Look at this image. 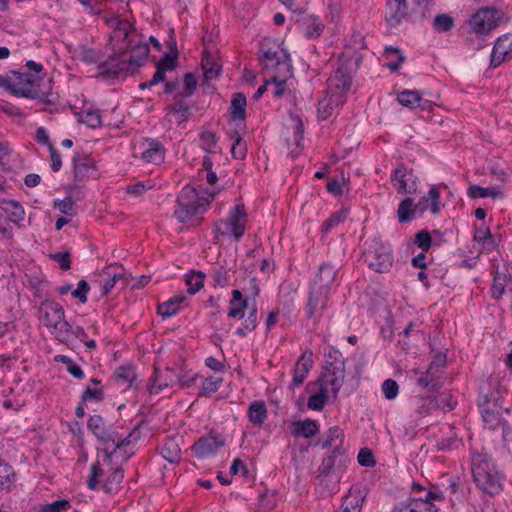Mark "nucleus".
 Returning <instances> with one entry per match:
<instances>
[{"label":"nucleus","instance_id":"nucleus-12","mask_svg":"<svg viewBox=\"0 0 512 512\" xmlns=\"http://www.w3.org/2000/svg\"><path fill=\"white\" fill-rule=\"evenodd\" d=\"M502 15V11L498 9L483 8L471 17L469 23L475 33L487 34L498 26Z\"/></svg>","mask_w":512,"mask_h":512},{"label":"nucleus","instance_id":"nucleus-28","mask_svg":"<svg viewBox=\"0 0 512 512\" xmlns=\"http://www.w3.org/2000/svg\"><path fill=\"white\" fill-rule=\"evenodd\" d=\"M344 99L341 95L337 93H330V95H325L322 99L318 101L317 106V114L320 120H326L330 117L335 108L340 106L343 103Z\"/></svg>","mask_w":512,"mask_h":512},{"label":"nucleus","instance_id":"nucleus-53","mask_svg":"<svg viewBox=\"0 0 512 512\" xmlns=\"http://www.w3.org/2000/svg\"><path fill=\"white\" fill-rule=\"evenodd\" d=\"M434 408V400L431 397L419 396L415 400V411L420 417L429 415Z\"/></svg>","mask_w":512,"mask_h":512},{"label":"nucleus","instance_id":"nucleus-8","mask_svg":"<svg viewBox=\"0 0 512 512\" xmlns=\"http://www.w3.org/2000/svg\"><path fill=\"white\" fill-rule=\"evenodd\" d=\"M364 260L368 266L378 272L386 273L393 265L391 249L379 240H372L363 253Z\"/></svg>","mask_w":512,"mask_h":512},{"label":"nucleus","instance_id":"nucleus-26","mask_svg":"<svg viewBox=\"0 0 512 512\" xmlns=\"http://www.w3.org/2000/svg\"><path fill=\"white\" fill-rule=\"evenodd\" d=\"M313 366V352L310 349H306L303 354L299 357L294 367L293 375V386H300L306 379L309 371Z\"/></svg>","mask_w":512,"mask_h":512},{"label":"nucleus","instance_id":"nucleus-27","mask_svg":"<svg viewBox=\"0 0 512 512\" xmlns=\"http://www.w3.org/2000/svg\"><path fill=\"white\" fill-rule=\"evenodd\" d=\"M415 209L421 213L429 209L432 214L437 215L440 212L439 188L432 186L428 191V195L423 196L417 203H415Z\"/></svg>","mask_w":512,"mask_h":512},{"label":"nucleus","instance_id":"nucleus-23","mask_svg":"<svg viewBox=\"0 0 512 512\" xmlns=\"http://www.w3.org/2000/svg\"><path fill=\"white\" fill-rule=\"evenodd\" d=\"M74 178L81 182L86 180L95 171L94 160L85 153H75L73 156Z\"/></svg>","mask_w":512,"mask_h":512},{"label":"nucleus","instance_id":"nucleus-55","mask_svg":"<svg viewBox=\"0 0 512 512\" xmlns=\"http://www.w3.org/2000/svg\"><path fill=\"white\" fill-rule=\"evenodd\" d=\"M201 147L208 153H214L217 145L216 133L212 131H203L200 135Z\"/></svg>","mask_w":512,"mask_h":512},{"label":"nucleus","instance_id":"nucleus-32","mask_svg":"<svg viewBox=\"0 0 512 512\" xmlns=\"http://www.w3.org/2000/svg\"><path fill=\"white\" fill-rule=\"evenodd\" d=\"M337 275L335 266L323 263L320 265L317 275L313 281V286H323V288H330Z\"/></svg>","mask_w":512,"mask_h":512},{"label":"nucleus","instance_id":"nucleus-11","mask_svg":"<svg viewBox=\"0 0 512 512\" xmlns=\"http://www.w3.org/2000/svg\"><path fill=\"white\" fill-rule=\"evenodd\" d=\"M102 422L103 421L100 416H92L88 421V427L93 431L95 436L105 444V454L107 459L110 461L112 452L116 451V449L120 448L121 446L130 443L128 438L131 436V434L124 440L120 441V439L116 437V434L105 430Z\"/></svg>","mask_w":512,"mask_h":512},{"label":"nucleus","instance_id":"nucleus-51","mask_svg":"<svg viewBox=\"0 0 512 512\" xmlns=\"http://www.w3.org/2000/svg\"><path fill=\"white\" fill-rule=\"evenodd\" d=\"M257 324V308L253 306L250 309L249 315L245 319L243 326L237 329L236 334L244 337L248 332H252L257 327Z\"/></svg>","mask_w":512,"mask_h":512},{"label":"nucleus","instance_id":"nucleus-46","mask_svg":"<svg viewBox=\"0 0 512 512\" xmlns=\"http://www.w3.org/2000/svg\"><path fill=\"white\" fill-rule=\"evenodd\" d=\"M15 476L12 466L0 460V489H10L15 481Z\"/></svg>","mask_w":512,"mask_h":512},{"label":"nucleus","instance_id":"nucleus-29","mask_svg":"<svg viewBox=\"0 0 512 512\" xmlns=\"http://www.w3.org/2000/svg\"><path fill=\"white\" fill-rule=\"evenodd\" d=\"M319 431V426L315 420L304 419L294 421L291 424V434L294 437L311 438Z\"/></svg>","mask_w":512,"mask_h":512},{"label":"nucleus","instance_id":"nucleus-35","mask_svg":"<svg viewBox=\"0 0 512 512\" xmlns=\"http://www.w3.org/2000/svg\"><path fill=\"white\" fill-rule=\"evenodd\" d=\"M115 379L125 389L132 388L137 380L135 368L132 365H122L115 371Z\"/></svg>","mask_w":512,"mask_h":512},{"label":"nucleus","instance_id":"nucleus-25","mask_svg":"<svg viewBox=\"0 0 512 512\" xmlns=\"http://www.w3.org/2000/svg\"><path fill=\"white\" fill-rule=\"evenodd\" d=\"M399 103L410 109L420 108L421 110H431L433 103L424 99L418 91L404 90L397 96Z\"/></svg>","mask_w":512,"mask_h":512},{"label":"nucleus","instance_id":"nucleus-5","mask_svg":"<svg viewBox=\"0 0 512 512\" xmlns=\"http://www.w3.org/2000/svg\"><path fill=\"white\" fill-rule=\"evenodd\" d=\"M272 42L265 39L261 43V55L259 57L264 69L271 74L279 73L283 77H288L291 73L290 57L286 51L279 46L275 49L270 47Z\"/></svg>","mask_w":512,"mask_h":512},{"label":"nucleus","instance_id":"nucleus-4","mask_svg":"<svg viewBox=\"0 0 512 512\" xmlns=\"http://www.w3.org/2000/svg\"><path fill=\"white\" fill-rule=\"evenodd\" d=\"M248 216L243 203H239L229 212L226 219L219 220L215 223V237L231 236L236 241L240 240L246 231Z\"/></svg>","mask_w":512,"mask_h":512},{"label":"nucleus","instance_id":"nucleus-38","mask_svg":"<svg viewBox=\"0 0 512 512\" xmlns=\"http://www.w3.org/2000/svg\"><path fill=\"white\" fill-rule=\"evenodd\" d=\"M161 455L170 463H177L181 459V448L178 442L173 439H167L161 447Z\"/></svg>","mask_w":512,"mask_h":512},{"label":"nucleus","instance_id":"nucleus-13","mask_svg":"<svg viewBox=\"0 0 512 512\" xmlns=\"http://www.w3.org/2000/svg\"><path fill=\"white\" fill-rule=\"evenodd\" d=\"M98 283L101 291V296L108 295L118 282H122L125 286V269L122 265L111 264L101 270L99 279L95 281Z\"/></svg>","mask_w":512,"mask_h":512},{"label":"nucleus","instance_id":"nucleus-40","mask_svg":"<svg viewBox=\"0 0 512 512\" xmlns=\"http://www.w3.org/2000/svg\"><path fill=\"white\" fill-rule=\"evenodd\" d=\"M205 273L202 271H190L185 277L187 292L190 295L196 294L204 286Z\"/></svg>","mask_w":512,"mask_h":512},{"label":"nucleus","instance_id":"nucleus-44","mask_svg":"<svg viewBox=\"0 0 512 512\" xmlns=\"http://www.w3.org/2000/svg\"><path fill=\"white\" fill-rule=\"evenodd\" d=\"M220 65L213 59V57L204 51L202 57V69L206 80L216 78L220 72Z\"/></svg>","mask_w":512,"mask_h":512},{"label":"nucleus","instance_id":"nucleus-52","mask_svg":"<svg viewBox=\"0 0 512 512\" xmlns=\"http://www.w3.org/2000/svg\"><path fill=\"white\" fill-rule=\"evenodd\" d=\"M55 361L66 365L67 371L77 379H83L85 374L82 368L77 365L71 358L65 355H56Z\"/></svg>","mask_w":512,"mask_h":512},{"label":"nucleus","instance_id":"nucleus-47","mask_svg":"<svg viewBox=\"0 0 512 512\" xmlns=\"http://www.w3.org/2000/svg\"><path fill=\"white\" fill-rule=\"evenodd\" d=\"M467 194L470 198H485V197H492L497 198L501 196V192L492 187H481L478 185H472L468 188Z\"/></svg>","mask_w":512,"mask_h":512},{"label":"nucleus","instance_id":"nucleus-50","mask_svg":"<svg viewBox=\"0 0 512 512\" xmlns=\"http://www.w3.org/2000/svg\"><path fill=\"white\" fill-rule=\"evenodd\" d=\"M104 476V471L100 465V463L97 461L94 464H92L90 469V475L87 480V486L91 490H96L100 488V485L102 483V478Z\"/></svg>","mask_w":512,"mask_h":512},{"label":"nucleus","instance_id":"nucleus-22","mask_svg":"<svg viewBox=\"0 0 512 512\" xmlns=\"http://www.w3.org/2000/svg\"><path fill=\"white\" fill-rule=\"evenodd\" d=\"M175 382V373L173 369L165 368L163 370L156 368L151 377L147 390L149 394H159L163 389L171 386Z\"/></svg>","mask_w":512,"mask_h":512},{"label":"nucleus","instance_id":"nucleus-19","mask_svg":"<svg viewBox=\"0 0 512 512\" xmlns=\"http://www.w3.org/2000/svg\"><path fill=\"white\" fill-rule=\"evenodd\" d=\"M225 439L217 433H210L207 437H203L196 441L193 450L198 458L209 457L224 446Z\"/></svg>","mask_w":512,"mask_h":512},{"label":"nucleus","instance_id":"nucleus-15","mask_svg":"<svg viewBox=\"0 0 512 512\" xmlns=\"http://www.w3.org/2000/svg\"><path fill=\"white\" fill-rule=\"evenodd\" d=\"M391 182L400 194H416L418 192L417 177L412 170L408 171L404 164H400L391 174Z\"/></svg>","mask_w":512,"mask_h":512},{"label":"nucleus","instance_id":"nucleus-3","mask_svg":"<svg viewBox=\"0 0 512 512\" xmlns=\"http://www.w3.org/2000/svg\"><path fill=\"white\" fill-rule=\"evenodd\" d=\"M150 48L146 43H138L132 48V54L128 60L110 55L108 59L98 65L101 74L115 77L122 71H128L131 67L137 68L144 64Z\"/></svg>","mask_w":512,"mask_h":512},{"label":"nucleus","instance_id":"nucleus-30","mask_svg":"<svg viewBox=\"0 0 512 512\" xmlns=\"http://www.w3.org/2000/svg\"><path fill=\"white\" fill-rule=\"evenodd\" d=\"M296 21L309 38L319 37L324 29V24L313 15H303Z\"/></svg>","mask_w":512,"mask_h":512},{"label":"nucleus","instance_id":"nucleus-62","mask_svg":"<svg viewBox=\"0 0 512 512\" xmlns=\"http://www.w3.org/2000/svg\"><path fill=\"white\" fill-rule=\"evenodd\" d=\"M335 466V457L334 455H328L322 459L320 466L318 467L319 476H322L321 483L323 480L328 477L333 468Z\"/></svg>","mask_w":512,"mask_h":512},{"label":"nucleus","instance_id":"nucleus-21","mask_svg":"<svg viewBox=\"0 0 512 512\" xmlns=\"http://www.w3.org/2000/svg\"><path fill=\"white\" fill-rule=\"evenodd\" d=\"M479 405L482 407L483 421L490 429H495L506 423L505 420L502 419L500 408L496 402L491 403L487 395L481 396Z\"/></svg>","mask_w":512,"mask_h":512},{"label":"nucleus","instance_id":"nucleus-42","mask_svg":"<svg viewBox=\"0 0 512 512\" xmlns=\"http://www.w3.org/2000/svg\"><path fill=\"white\" fill-rule=\"evenodd\" d=\"M384 57L387 59V63L385 65L391 71H397L405 60V57L401 51L398 48H394L392 46L385 48Z\"/></svg>","mask_w":512,"mask_h":512},{"label":"nucleus","instance_id":"nucleus-31","mask_svg":"<svg viewBox=\"0 0 512 512\" xmlns=\"http://www.w3.org/2000/svg\"><path fill=\"white\" fill-rule=\"evenodd\" d=\"M230 308L228 310V317L230 318H243L244 311L248 308V298L244 297L239 289L232 291V298L229 301Z\"/></svg>","mask_w":512,"mask_h":512},{"label":"nucleus","instance_id":"nucleus-43","mask_svg":"<svg viewBox=\"0 0 512 512\" xmlns=\"http://www.w3.org/2000/svg\"><path fill=\"white\" fill-rule=\"evenodd\" d=\"M418 212L415 209V203L413 198H405L402 200L398 206V220L401 223L409 222L412 220L414 214Z\"/></svg>","mask_w":512,"mask_h":512},{"label":"nucleus","instance_id":"nucleus-59","mask_svg":"<svg viewBox=\"0 0 512 512\" xmlns=\"http://www.w3.org/2000/svg\"><path fill=\"white\" fill-rule=\"evenodd\" d=\"M80 120L90 128H97L101 125V115L99 111H82Z\"/></svg>","mask_w":512,"mask_h":512},{"label":"nucleus","instance_id":"nucleus-1","mask_svg":"<svg viewBox=\"0 0 512 512\" xmlns=\"http://www.w3.org/2000/svg\"><path fill=\"white\" fill-rule=\"evenodd\" d=\"M215 194L214 190L186 185L178 195L174 210L175 217L182 223L189 221L206 210Z\"/></svg>","mask_w":512,"mask_h":512},{"label":"nucleus","instance_id":"nucleus-41","mask_svg":"<svg viewBox=\"0 0 512 512\" xmlns=\"http://www.w3.org/2000/svg\"><path fill=\"white\" fill-rule=\"evenodd\" d=\"M417 383L419 386L426 388L429 391H435L443 385L440 376L436 375L431 367H428L427 371L418 378Z\"/></svg>","mask_w":512,"mask_h":512},{"label":"nucleus","instance_id":"nucleus-6","mask_svg":"<svg viewBox=\"0 0 512 512\" xmlns=\"http://www.w3.org/2000/svg\"><path fill=\"white\" fill-rule=\"evenodd\" d=\"M329 358H333V361H326L324 372L321 378L318 380L319 386L330 390L333 397H337L339 390L341 389L344 378H345V362L342 359L340 351L332 349L328 353Z\"/></svg>","mask_w":512,"mask_h":512},{"label":"nucleus","instance_id":"nucleus-54","mask_svg":"<svg viewBox=\"0 0 512 512\" xmlns=\"http://www.w3.org/2000/svg\"><path fill=\"white\" fill-rule=\"evenodd\" d=\"M231 139L233 140L232 148H231V154L236 159H244L246 156V144L242 142L241 135L235 131L230 135Z\"/></svg>","mask_w":512,"mask_h":512},{"label":"nucleus","instance_id":"nucleus-45","mask_svg":"<svg viewBox=\"0 0 512 512\" xmlns=\"http://www.w3.org/2000/svg\"><path fill=\"white\" fill-rule=\"evenodd\" d=\"M344 433L338 426L331 427L328 430L326 439L322 442V448L335 447L333 453L339 451V447L343 442Z\"/></svg>","mask_w":512,"mask_h":512},{"label":"nucleus","instance_id":"nucleus-63","mask_svg":"<svg viewBox=\"0 0 512 512\" xmlns=\"http://www.w3.org/2000/svg\"><path fill=\"white\" fill-rule=\"evenodd\" d=\"M71 507L70 502L65 499H60L52 503L46 504L39 512H63Z\"/></svg>","mask_w":512,"mask_h":512},{"label":"nucleus","instance_id":"nucleus-61","mask_svg":"<svg viewBox=\"0 0 512 512\" xmlns=\"http://www.w3.org/2000/svg\"><path fill=\"white\" fill-rule=\"evenodd\" d=\"M346 218V212L343 210L333 213L329 219L325 220L322 224V231L329 232L335 225L343 222Z\"/></svg>","mask_w":512,"mask_h":512},{"label":"nucleus","instance_id":"nucleus-7","mask_svg":"<svg viewBox=\"0 0 512 512\" xmlns=\"http://www.w3.org/2000/svg\"><path fill=\"white\" fill-rule=\"evenodd\" d=\"M474 482L485 493L494 496L501 492L502 485L499 475L487 460H480L473 464Z\"/></svg>","mask_w":512,"mask_h":512},{"label":"nucleus","instance_id":"nucleus-34","mask_svg":"<svg viewBox=\"0 0 512 512\" xmlns=\"http://www.w3.org/2000/svg\"><path fill=\"white\" fill-rule=\"evenodd\" d=\"M166 110L168 115H171L178 125L186 122L191 115V106L186 104L182 99L177 100L172 105H168Z\"/></svg>","mask_w":512,"mask_h":512},{"label":"nucleus","instance_id":"nucleus-18","mask_svg":"<svg viewBox=\"0 0 512 512\" xmlns=\"http://www.w3.org/2000/svg\"><path fill=\"white\" fill-rule=\"evenodd\" d=\"M352 86V75L348 67L340 66L337 68L328 79V90L329 93H337L344 96L351 89Z\"/></svg>","mask_w":512,"mask_h":512},{"label":"nucleus","instance_id":"nucleus-2","mask_svg":"<svg viewBox=\"0 0 512 512\" xmlns=\"http://www.w3.org/2000/svg\"><path fill=\"white\" fill-rule=\"evenodd\" d=\"M39 320L48 329H53L57 340L63 343L70 341L72 326L65 320L64 309L59 303L49 300L42 302Z\"/></svg>","mask_w":512,"mask_h":512},{"label":"nucleus","instance_id":"nucleus-14","mask_svg":"<svg viewBox=\"0 0 512 512\" xmlns=\"http://www.w3.org/2000/svg\"><path fill=\"white\" fill-rule=\"evenodd\" d=\"M330 288L323 286H311V291L307 303V315L309 318L319 320L323 312L327 309Z\"/></svg>","mask_w":512,"mask_h":512},{"label":"nucleus","instance_id":"nucleus-56","mask_svg":"<svg viewBox=\"0 0 512 512\" xmlns=\"http://www.w3.org/2000/svg\"><path fill=\"white\" fill-rule=\"evenodd\" d=\"M221 383L222 378L220 377H208L204 380L199 394L201 396H211L219 389Z\"/></svg>","mask_w":512,"mask_h":512},{"label":"nucleus","instance_id":"nucleus-57","mask_svg":"<svg viewBox=\"0 0 512 512\" xmlns=\"http://www.w3.org/2000/svg\"><path fill=\"white\" fill-rule=\"evenodd\" d=\"M434 407L442 410H452L456 402L453 400V397L449 393H439L434 398Z\"/></svg>","mask_w":512,"mask_h":512},{"label":"nucleus","instance_id":"nucleus-10","mask_svg":"<svg viewBox=\"0 0 512 512\" xmlns=\"http://www.w3.org/2000/svg\"><path fill=\"white\" fill-rule=\"evenodd\" d=\"M39 83L40 79L30 74L13 72V77H10L9 92L15 96L36 99L43 94Z\"/></svg>","mask_w":512,"mask_h":512},{"label":"nucleus","instance_id":"nucleus-39","mask_svg":"<svg viewBox=\"0 0 512 512\" xmlns=\"http://www.w3.org/2000/svg\"><path fill=\"white\" fill-rule=\"evenodd\" d=\"M249 421L253 425L261 426L267 419V409L264 402L254 401L248 409Z\"/></svg>","mask_w":512,"mask_h":512},{"label":"nucleus","instance_id":"nucleus-48","mask_svg":"<svg viewBox=\"0 0 512 512\" xmlns=\"http://www.w3.org/2000/svg\"><path fill=\"white\" fill-rule=\"evenodd\" d=\"M6 206L3 210L9 214L10 220L14 223H19L25 218L24 208L15 200H8L5 202Z\"/></svg>","mask_w":512,"mask_h":512},{"label":"nucleus","instance_id":"nucleus-33","mask_svg":"<svg viewBox=\"0 0 512 512\" xmlns=\"http://www.w3.org/2000/svg\"><path fill=\"white\" fill-rule=\"evenodd\" d=\"M364 497L356 489H350L343 498L342 505L338 512H361Z\"/></svg>","mask_w":512,"mask_h":512},{"label":"nucleus","instance_id":"nucleus-9","mask_svg":"<svg viewBox=\"0 0 512 512\" xmlns=\"http://www.w3.org/2000/svg\"><path fill=\"white\" fill-rule=\"evenodd\" d=\"M113 31L110 35V44L115 57L123 56L130 48L131 36L135 33L132 23L127 20L115 19L111 22Z\"/></svg>","mask_w":512,"mask_h":512},{"label":"nucleus","instance_id":"nucleus-37","mask_svg":"<svg viewBox=\"0 0 512 512\" xmlns=\"http://www.w3.org/2000/svg\"><path fill=\"white\" fill-rule=\"evenodd\" d=\"M246 97L242 93H235L231 100L230 114L233 120L244 121L246 115Z\"/></svg>","mask_w":512,"mask_h":512},{"label":"nucleus","instance_id":"nucleus-24","mask_svg":"<svg viewBox=\"0 0 512 512\" xmlns=\"http://www.w3.org/2000/svg\"><path fill=\"white\" fill-rule=\"evenodd\" d=\"M408 4L406 0H386L387 23L392 26H398L408 15Z\"/></svg>","mask_w":512,"mask_h":512},{"label":"nucleus","instance_id":"nucleus-16","mask_svg":"<svg viewBox=\"0 0 512 512\" xmlns=\"http://www.w3.org/2000/svg\"><path fill=\"white\" fill-rule=\"evenodd\" d=\"M134 155L147 163L160 164L164 160L165 148L156 140H145L134 148Z\"/></svg>","mask_w":512,"mask_h":512},{"label":"nucleus","instance_id":"nucleus-49","mask_svg":"<svg viewBox=\"0 0 512 512\" xmlns=\"http://www.w3.org/2000/svg\"><path fill=\"white\" fill-rule=\"evenodd\" d=\"M328 392V389H325L324 387L320 386L319 391L316 394L309 397L307 403L308 408L315 411L323 410L327 402Z\"/></svg>","mask_w":512,"mask_h":512},{"label":"nucleus","instance_id":"nucleus-36","mask_svg":"<svg viewBox=\"0 0 512 512\" xmlns=\"http://www.w3.org/2000/svg\"><path fill=\"white\" fill-rule=\"evenodd\" d=\"M124 478V471L120 468L112 470L108 477L102 481L100 487L107 494L117 493Z\"/></svg>","mask_w":512,"mask_h":512},{"label":"nucleus","instance_id":"nucleus-17","mask_svg":"<svg viewBox=\"0 0 512 512\" xmlns=\"http://www.w3.org/2000/svg\"><path fill=\"white\" fill-rule=\"evenodd\" d=\"M440 499V495L434 492H427L425 498H412L400 504L395 512H438L433 501Z\"/></svg>","mask_w":512,"mask_h":512},{"label":"nucleus","instance_id":"nucleus-20","mask_svg":"<svg viewBox=\"0 0 512 512\" xmlns=\"http://www.w3.org/2000/svg\"><path fill=\"white\" fill-rule=\"evenodd\" d=\"M510 58H512V34H505L497 39L493 47L490 66L496 68Z\"/></svg>","mask_w":512,"mask_h":512},{"label":"nucleus","instance_id":"nucleus-64","mask_svg":"<svg viewBox=\"0 0 512 512\" xmlns=\"http://www.w3.org/2000/svg\"><path fill=\"white\" fill-rule=\"evenodd\" d=\"M382 391L388 400H392L398 394L399 385L393 379H386L382 384Z\"/></svg>","mask_w":512,"mask_h":512},{"label":"nucleus","instance_id":"nucleus-58","mask_svg":"<svg viewBox=\"0 0 512 512\" xmlns=\"http://www.w3.org/2000/svg\"><path fill=\"white\" fill-rule=\"evenodd\" d=\"M454 19L447 14H439L434 18L433 26L438 32H447L452 29Z\"/></svg>","mask_w":512,"mask_h":512},{"label":"nucleus","instance_id":"nucleus-60","mask_svg":"<svg viewBox=\"0 0 512 512\" xmlns=\"http://www.w3.org/2000/svg\"><path fill=\"white\" fill-rule=\"evenodd\" d=\"M230 269H227L224 266H220L215 268L212 273V279L214 281V285L224 287L228 284L230 278Z\"/></svg>","mask_w":512,"mask_h":512}]
</instances>
